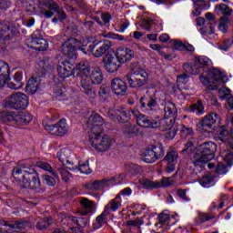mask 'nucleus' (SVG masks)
Wrapping results in <instances>:
<instances>
[{
  "mask_svg": "<svg viewBox=\"0 0 233 233\" xmlns=\"http://www.w3.org/2000/svg\"><path fill=\"white\" fill-rule=\"evenodd\" d=\"M12 6L11 0H0V10H8Z\"/></svg>",
  "mask_w": 233,
  "mask_h": 233,
  "instance_id": "64",
  "label": "nucleus"
},
{
  "mask_svg": "<svg viewBox=\"0 0 233 233\" xmlns=\"http://www.w3.org/2000/svg\"><path fill=\"white\" fill-rule=\"evenodd\" d=\"M196 65L197 66H190V65L187 64V65H184V68L187 72H188L192 76H198V74L201 72L202 66H207V65H208V58L205 56H200L198 57Z\"/></svg>",
  "mask_w": 233,
  "mask_h": 233,
  "instance_id": "22",
  "label": "nucleus"
},
{
  "mask_svg": "<svg viewBox=\"0 0 233 233\" xmlns=\"http://www.w3.org/2000/svg\"><path fill=\"white\" fill-rule=\"evenodd\" d=\"M220 121L221 119L219 118V115L217 113H210L204 116L199 125L202 128H211L213 125L220 123Z\"/></svg>",
  "mask_w": 233,
  "mask_h": 233,
  "instance_id": "24",
  "label": "nucleus"
},
{
  "mask_svg": "<svg viewBox=\"0 0 233 233\" xmlns=\"http://www.w3.org/2000/svg\"><path fill=\"white\" fill-rule=\"evenodd\" d=\"M42 179L48 185V187H54L56 185V178L52 177L50 175H43Z\"/></svg>",
  "mask_w": 233,
  "mask_h": 233,
  "instance_id": "57",
  "label": "nucleus"
},
{
  "mask_svg": "<svg viewBox=\"0 0 233 233\" xmlns=\"http://www.w3.org/2000/svg\"><path fill=\"white\" fill-rule=\"evenodd\" d=\"M177 157H179V155L176 149H170L167 151L166 157H164V161L167 163L166 172L171 174V172L176 170V163H177Z\"/></svg>",
  "mask_w": 233,
  "mask_h": 233,
  "instance_id": "19",
  "label": "nucleus"
},
{
  "mask_svg": "<svg viewBox=\"0 0 233 233\" xmlns=\"http://www.w3.org/2000/svg\"><path fill=\"white\" fill-rule=\"evenodd\" d=\"M208 77L211 78L213 85H218L215 86L214 90H218V86H223L225 85V80H223L225 75L219 69H211L208 73Z\"/></svg>",
  "mask_w": 233,
  "mask_h": 233,
  "instance_id": "23",
  "label": "nucleus"
},
{
  "mask_svg": "<svg viewBox=\"0 0 233 233\" xmlns=\"http://www.w3.org/2000/svg\"><path fill=\"white\" fill-rule=\"evenodd\" d=\"M136 119L137 125L143 128H159V116H146L138 111Z\"/></svg>",
  "mask_w": 233,
  "mask_h": 233,
  "instance_id": "12",
  "label": "nucleus"
},
{
  "mask_svg": "<svg viewBox=\"0 0 233 233\" xmlns=\"http://www.w3.org/2000/svg\"><path fill=\"white\" fill-rule=\"evenodd\" d=\"M10 79V66L5 61H0V88H3Z\"/></svg>",
  "mask_w": 233,
  "mask_h": 233,
  "instance_id": "25",
  "label": "nucleus"
},
{
  "mask_svg": "<svg viewBox=\"0 0 233 233\" xmlns=\"http://www.w3.org/2000/svg\"><path fill=\"white\" fill-rule=\"evenodd\" d=\"M122 132L125 137L130 138V137H136V136L139 134V129L137 128V127H136V125L127 123L123 126Z\"/></svg>",
  "mask_w": 233,
  "mask_h": 233,
  "instance_id": "29",
  "label": "nucleus"
},
{
  "mask_svg": "<svg viewBox=\"0 0 233 233\" xmlns=\"http://www.w3.org/2000/svg\"><path fill=\"white\" fill-rule=\"evenodd\" d=\"M68 221H72L76 223L81 228H85V227L88 226V218H76V217H68Z\"/></svg>",
  "mask_w": 233,
  "mask_h": 233,
  "instance_id": "44",
  "label": "nucleus"
},
{
  "mask_svg": "<svg viewBox=\"0 0 233 233\" xmlns=\"http://www.w3.org/2000/svg\"><path fill=\"white\" fill-rule=\"evenodd\" d=\"M68 167H74V166H61V167H56V170L59 172L62 180L65 181V183H68V181H70V177H72V174H70V172L68 170H70V168H68Z\"/></svg>",
  "mask_w": 233,
  "mask_h": 233,
  "instance_id": "38",
  "label": "nucleus"
},
{
  "mask_svg": "<svg viewBox=\"0 0 233 233\" xmlns=\"http://www.w3.org/2000/svg\"><path fill=\"white\" fill-rule=\"evenodd\" d=\"M108 214L110 213L104 209L102 214L96 217L94 223V228H101V227L106 223V216H108Z\"/></svg>",
  "mask_w": 233,
  "mask_h": 233,
  "instance_id": "41",
  "label": "nucleus"
},
{
  "mask_svg": "<svg viewBox=\"0 0 233 233\" xmlns=\"http://www.w3.org/2000/svg\"><path fill=\"white\" fill-rule=\"evenodd\" d=\"M34 117L28 112H2L0 121L2 123H11L12 125L25 126L28 125Z\"/></svg>",
  "mask_w": 233,
  "mask_h": 233,
  "instance_id": "5",
  "label": "nucleus"
},
{
  "mask_svg": "<svg viewBox=\"0 0 233 233\" xmlns=\"http://www.w3.org/2000/svg\"><path fill=\"white\" fill-rule=\"evenodd\" d=\"M89 142L91 147L97 150V152H106L112 147V140L108 135H103V128L99 127H93L91 131L88 132Z\"/></svg>",
  "mask_w": 233,
  "mask_h": 233,
  "instance_id": "3",
  "label": "nucleus"
},
{
  "mask_svg": "<svg viewBox=\"0 0 233 233\" xmlns=\"http://www.w3.org/2000/svg\"><path fill=\"white\" fill-rule=\"evenodd\" d=\"M218 146L213 142H204L197 148L191 157V162L195 167H201L204 163H208L216 157Z\"/></svg>",
  "mask_w": 233,
  "mask_h": 233,
  "instance_id": "2",
  "label": "nucleus"
},
{
  "mask_svg": "<svg viewBox=\"0 0 233 233\" xmlns=\"http://www.w3.org/2000/svg\"><path fill=\"white\" fill-rule=\"evenodd\" d=\"M76 71L81 91L86 94V96H89L90 99H96L97 92L94 89L92 80L88 76L90 74V66L88 65V62H80L76 65Z\"/></svg>",
  "mask_w": 233,
  "mask_h": 233,
  "instance_id": "1",
  "label": "nucleus"
},
{
  "mask_svg": "<svg viewBox=\"0 0 233 233\" xmlns=\"http://www.w3.org/2000/svg\"><path fill=\"white\" fill-rule=\"evenodd\" d=\"M121 207V195H117L114 199H112L104 208L108 214H110V210L116 212Z\"/></svg>",
  "mask_w": 233,
  "mask_h": 233,
  "instance_id": "35",
  "label": "nucleus"
},
{
  "mask_svg": "<svg viewBox=\"0 0 233 233\" xmlns=\"http://www.w3.org/2000/svg\"><path fill=\"white\" fill-rule=\"evenodd\" d=\"M37 167L42 170H46V172H49V174H52L56 179H59V174H57L56 171L54 170L50 164L46 162H38Z\"/></svg>",
  "mask_w": 233,
  "mask_h": 233,
  "instance_id": "42",
  "label": "nucleus"
},
{
  "mask_svg": "<svg viewBox=\"0 0 233 233\" xmlns=\"http://www.w3.org/2000/svg\"><path fill=\"white\" fill-rule=\"evenodd\" d=\"M34 171V168L26 167L25 164H19L13 169V177L15 181L19 182L20 187L23 185V181H26L30 173Z\"/></svg>",
  "mask_w": 233,
  "mask_h": 233,
  "instance_id": "13",
  "label": "nucleus"
},
{
  "mask_svg": "<svg viewBox=\"0 0 233 233\" xmlns=\"http://www.w3.org/2000/svg\"><path fill=\"white\" fill-rule=\"evenodd\" d=\"M21 188H30L31 190H34V192H36V194H40V192H43V187H41V180L39 179V175H37V172H35V169L31 171L26 180L23 181Z\"/></svg>",
  "mask_w": 233,
  "mask_h": 233,
  "instance_id": "11",
  "label": "nucleus"
},
{
  "mask_svg": "<svg viewBox=\"0 0 233 233\" xmlns=\"http://www.w3.org/2000/svg\"><path fill=\"white\" fill-rule=\"evenodd\" d=\"M216 216L214 215H208L207 213H199L198 218L200 219V223H205L207 221H210V219H214Z\"/></svg>",
  "mask_w": 233,
  "mask_h": 233,
  "instance_id": "58",
  "label": "nucleus"
},
{
  "mask_svg": "<svg viewBox=\"0 0 233 233\" xmlns=\"http://www.w3.org/2000/svg\"><path fill=\"white\" fill-rule=\"evenodd\" d=\"M38 3V8H44V6L46 8H47V10H52L56 5H57L56 2H55L54 0H37Z\"/></svg>",
  "mask_w": 233,
  "mask_h": 233,
  "instance_id": "46",
  "label": "nucleus"
},
{
  "mask_svg": "<svg viewBox=\"0 0 233 233\" xmlns=\"http://www.w3.org/2000/svg\"><path fill=\"white\" fill-rule=\"evenodd\" d=\"M80 205L83 208V210L80 212V214H82V216H86V214H90V213H92V210H94V201H92L86 198H83L80 200Z\"/></svg>",
  "mask_w": 233,
  "mask_h": 233,
  "instance_id": "34",
  "label": "nucleus"
},
{
  "mask_svg": "<svg viewBox=\"0 0 233 233\" xmlns=\"http://www.w3.org/2000/svg\"><path fill=\"white\" fill-rule=\"evenodd\" d=\"M50 221H52V218H45L40 219L36 224V228H38V230L48 228V227H50Z\"/></svg>",
  "mask_w": 233,
  "mask_h": 233,
  "instance_id": "50",
  "label": "nucleus"
},
{
  "mask_svg": "<svg viewBox=\"0 0 233 233\" xmlns=\"http://www.w3.org/2000/svg\"><path fill=\"white\" fill-rule=\"evenodd\" d=\"M43 125L49 134H52L53 136H59L60 137L68 134V130L70 128L66 119L59 120L56 125H49L46 122H43Z\"/></svg>",
  "mask_w": 233,
  "mask_h": 233,
  "instance_id": "9",
  "label": "nucleus"
},
{
  "mask_svg": "<svg viewBox=\"0 0 233 233\" xmlns=\"http://www.w3.org/2000/svg\"><path fill=\"white\" fill-rule=\"evenodd\" d=\"M189 112H193L197 116H203L205 114V106H203V102L198 100L197 103L189 106Z\"/></svg>",
  "mask_w": 233,
  "mask_h": 233,
  "instance_id": "39",
  "label": "nucleus"
},
{
  "mask_svg": "<svg viewBox=\"0 0 233 233\" xmlns=\"http://www.w3.org/2000/svg\"><path fill=\"white\" fill-rule=\"evenodd\" d=\"M111 180L103 179V180H95L93 182L86 183L85 185L86 190L97 191L102 190L105 187H108L110 185Z\"/></svg>",
  "mask_w": 233,
  "mask_h": 233,
  "instance_id": "27",
  "label": "nucleus"
},
{
  "mask_svg": "<svg viewBox=\"0 0 233 233\" xmlns=\"http://www.w3.org/2000/svg\"><path fill=\"white\" fill-rule=\"evenodd\" d=\"M39 86H41L39 77L33 76L27 81L25 90L26 92H29V94H35V92L39 90Z\"/></svg>",
  "mask_w": 233,
  "mask_h": 233,
  "instance_id": "32",
  "label": "nucleus"
},
{
  "mask_svg": "<svg viewBox=\"0 0 233 233\" xmlns=\"http://www.w3.org/2000/svg\"><path fill=\"white\" fill-rule=\"evenodd\" d=\"M5 105L14 110H25L28 106V97L24 93L17 92L5 99Z\"/></svg>",
  "mask_w": 233,
  "mask_h": 233,
  "instance_id": "7",
  "label": "nucleus"
},
{
  "mask_svg": "<svg viewBox=\"0 0 233 233\" xmlns=\"http://www.w3.org/2000/svg\"><path fill=\"white\" fill-rule=\"evenodd\" d=\"M108 117L116 123H127L130 121V117L138 116V111L136 109H125L123 107H116L108 110Z\"/></svg>",
  "mask_w": 233,
  "mask_h": 233,
  "instance_id": "6",
  "label": "nucleus"
},
{
  "mask_svg": "<svg viewBox=\"0 0 233 233\" xmlns=\"http://www.w3.org/2000/svg\"><path fill=\"white\" fill-rule=\"evenodd\" d=\"M224 156V161L228 163V165H233V152L232 151H227L226 153H223Z\"/></svg>",
  "mask_w": 233,
  "mask_h": 233,
  "instance_id": "61",
  "label": "nucleus"
},
{
  "mask_svg": "<svg viewBox=\"0 0 233 233\" xmlns=\"http://www.w3.org/2000/svg\"><path fill=\"white\" fill-rule=\"evenodd\" d=\"M173 46L175 50H179L181 52L185 50V43H182L180 40H173Z\"/></svg>",
  "mask_w": 233,
  "mask_h": 233,
  "instance_id": "62",
  "label": "nucleus"
},
{
  "mask_svg": "<svg viewBox=\"0 0 233 233\" xmlns=\"http://www.w3.org/2000/svg\"><path fill=\"white\" fill-rule=\"evenodd\" d=\"M86 46H88V40H77L76 38L67 39L61 46V52L68 57V59H76V51L81 50L86 54Z\"/></svg>",
  "mask_w": 233,
  "mask_h": 233,
  "instance_id": "4",
  "label": "nucleus"
},
{
  "mask_svg": "<svg viewBox=\"0 0 233 233\" xmlns=\"http://www.w3.org/2000/svg\"><path fill=\"white\" fill-rule=\"evenodd\" d=\"M142 159H143V161H145V163H155V161H157V158L152 147L147 148L144 151Z\"/></svg>",
  "mask_w": 233,
  "mask_h": 233,
  "instance_id": "40",
  "label": "nucleus"
},
{
  "mask_svg": "<svg viewBox=\"0 0 233 233\" xmlns=\"http://www.w3.org/2000/svg\"><path fill=\"white\" fill-rule=\"evenodd\" d=\"M103 123H105V120L103 119V116L97 113H92L87 120V125L90 127V131L92 132L93 128L100 127L103 128Z\"/></svg>",
  "mask_w": 233,
  "mask_h": 233,
  "instance_id": "26",
  "label": "nucleus"
},
{
  "mask_svg": "<svg viewBox=\"0 0 233 233\" xmlns=\"http://www.w3.org/2000/svg\"><path fill=\"white\" fill-rule=\"evenodd\" d=\"M69 170L76 171L78 170L81 174H92V168H90V165L88 164V160L80 161L78 163V167H67Z\"/></svg>",
  "mask_w": 233,
  "mask_h": 233,
  "instance_id": "33",
  "label": "nucleus"
},
{
  "mask_svg": "<svg viewBox=\"0 0 233 233\" xmlns=\"http://www.w3.org/2000/svg\"><path fill=\"white\" fill-rule=\"evenodd\" d=\"M176 118H159V127L162 130H174L177 129L174 126Z\"/></svg>",
  "mask_w": 233,
  "mask_h": 233,
  "instance_id": "36",
  "label": "nucleus"
},
{
  "mask_svg": "<svg viewBox=\"0 0 233 233\" xmlns=\"http://www.w3.org/2000/svg\"><path fill=\"white\" fill-rule=\"evenodd\" d=\"M56 70L62 79H66V77H70V76H74L77 72L68 61L59 62Z\"/></svg>",
  "mask_w": 233,
  "mask_h": 233,
  "instance_id": "18",
  "label": "nucleus"
},
{
  "mask_svg": "<svg viewBox=\"0 0 233 233\" xmlns=\"http://www.w3.org/2000/svg\"><path fill=\"white\" fill-rule=\"evenodd\" d=\"M140 27L142 30H147V32H150L152 30V20H143L140 23Z\"/></svg>",
  "mask_w": 233,
  "mask_h": 233,
  "instance_id": "59",
  "label": "nucleus"
},
{
  "mask_svg": "<svg viewBox=\"0 0 233 233\" xmlns=\"http://www.w3.org/2000/svg\"><path fill=\"white\" fill-rule=\"evenodd\" d=\"M98 96L102 102L108 101V97H110V91L107 87H100Z\"/></svg>",
  "mask_w": 233,
  "mask_h": 233,
  "instance_id": "49",
  "label": "nucleus"
},
{
  "mask_svg": "<svg viewBox=\"0 0 233 233\" xmlns=\"http://www.w3.org/2000/svg\"><path fill=\"white\" fill-rule=\"evenodd\" d=\"M111 47L112 43L109 40H104L103 42L89 45V50L92 52L94 57H103Z\"/></svg>",
  "mask_w": 233,
  "mask_h": 233,
  "instance_id": "15",
  "label": "nucleus"
},
{
  "mask_svg": "<svg viewBox=\"0 0 233 233\" xmlns=\"http://www.w3.org/2000/svg\"><path fill=\"white\" fill-rule=\"evenodd\" d=\"M151 149L153 150L157 159H161V157L165 156V148L161 144H157V146H152Z\"/></svg>",
  "mask_w": 233,
  "mask_h": 233,
  "instance_id": "47",
  "label": "nucleus"
},
{
  "mask_svg": "<svg viewBox=\"0 0 233 233\" xmlns=\"http://www.w3.org/2000/svg\"><path fill=\"white\" fill-rule=\"evenodd\" d=\"M174 183L170 177H163L161 180L157 181V188H163V187H170Z\"/></svg>",
  "mask_w": 233,
  "mask_h": 233,
  "instance_id": "53",
  "label": "nucleus"
},
{
  "mask_svg": "<svg viewBox=\"0 0 233 233\" xmlns=\"http://www.w3.org/2000/svg\"><path fill=\"white\" fill-rule=\"evenodd\" d=\"M28 227V223L26 221H16L9 224V228L13 230H25Z\"/></svg>",
  "mask_w": 233,
  "mask_h": 233,
  "instance_id": "48",
  "label": "nucleus"
},
{
  "mask_svg": "<svg viewBox=\"0 0 233 233\" xmlns=\"http://www.w3.org/2000/svg\"><path fill=\"white\" fill-rule=\"evenodd\" d=\"M57 157L60 163L65 166L74 167V153L68 148H62L57 152Z\"/></svg>",
  "mask_w": 233,
  "mask_h": 233,
  "instance_id": "20",
  "label": "nucleus"
},
{
  "mask_svg": "<svg viewBox=\"0 0 233 233\" xmlns=\"http://www.w3.org/2000/svg\"><path fill=\"white\" fill-rule=\"evenodd\" d=\"M10 39V22H0V45Z\"/></svg>",
  "mask_w": 233,
  "mask_h": 233,
  "instance_id": "28",
  "label": "nucleus"
},
{
  "mask_svg": "<svg viewBox=\"0 0 233 233\" xmlns=\"http://www.w3.org/2000/svg\"><path fill=\"white\" fill-rule=\"evenodd\" d=\"M228 25H230V19L227 16L220 17L218 28L220 32H223V34H227L228 30Z\"/></svg>",
  "mask_w": 233,
  "mask_h": 233,
  "instance_id": "45",
  "label": "nucleus"
},
{
  "mask_svg": "<svg viewBox=\"0 0 233 233\" xmlns=\"http://www.w3.org/2000/svg\"><path fill=\"white\" fill-rule=\"evenodd\" d=\"M158 221L161 223V225H167V223L170 221V215L167 213H161L158 216Z\"/></svg>",
  "mask_w": 233,
  "mask_h": 233,
  "instance_id": "60",
  "label": "nucleus"
},
{
  "mask_svg": "<svg viewBox=\"0 0 233 233\" xmlns=\"http://www.w3.org/2000/svg\"><path fill=\"white\" fill-rule=\"evenodd\" d=\"M213 181H214V177H212V175H205L200 180V185L202 187H205L206 188H208V187L212 185Z\"/></svg>",
  "mask_w": 233,
  "mask_h": 233,
  "instance_id": "52",
  "label": "nucleus"
},
{
  "mask_svg": "<svg viewBox=\"0 0 233 233\" xmlns=\"http://www.w3.org/2000/svg\"><path fill=\"white\" fill-rule=\"evenodd\" d=\"M194 150H196V146H194L193 141H188L184 149L182 150L183 154H193Z\"/></svg>",
  "mask_w": 233,
  "mask_h": 233,
  "instance_id": "54",
  "label": "nucleus"
},
{
  "mask_svg": "<svg viewBox=\"0 0 233 233\" xmlns=\"http://www.w3.org/2000/svg\"><path fill=\"white\" fill-rule=\"evenodd\" d=\"M111 90L116 96H126L128 86L127 83L120 78H114L111 81Z\"/></svg>",
  "mask_w": 233,
  "mask_h": 233,
  "instance_id": "21",
  "label": "nucleus"
},
{
  "mask_svg": "<svg viewBox=\"0 0 233 233\" xmlns=\"http://www.w3.org/2000/svg\"><path fill=\"white\" fill-rule=\"evenodd\" d=\"M13 80L15 83H16V86H24L25 83L23 82V72L17 71L15 74Z\"/></svg>",
  "mask_w": 233,
  "mask_h": 233,
  "instance_id": "55",
  "label": "nucleus"
},
{
  "mask_svg": "<svg viewBox=\"0 0 233 233\" xmlns=\"http://www.w3.org/2000/svg\"><path fill=\"white\" fill-rule=\"evenodd\" d=\"M138 183L144 188H147V190H152L154 188H157V181H152L148 178H140L138 180Z\"/></svg>",
  "mask_w": 233,
  "mask_h": 233,
  "instance_id": "43",
  "label": "nucleus"
},
{
  "mask_svg": "<svg viewBox=\"0 0 233 233\" xmlns=\"http://www.w3.org/2000/svg\"><path fill=\"white\" fill-rule=\"evenodd\" d=\"M135 56L136 54L134 53V50L127 46L118 47L115 53V57L122 66L125 65V63L132 61Z\"/></svg>",
  "mask_w": 233,
  "mask_h": 233,
  "instance_id": "16",
  "label": "nucleus"
},
{
  "mask_svg": "<svg viewBox=\"0 0 233 233\" xmlns=\"http://www.w3.org/2000/svg\"><path fill=\"white\" fill-rule=\"evenodd\" d=\"M30 45L31 48L38 52H45V50L48 49V42L43 38L40 30H36L32 34Z\"/></svg>",
  "mask_w": 233,
  "mask_h": 233,
  "instance_id": "14",
  "label": "nucleus"
},
{
  "mask_svg": "<svg viewBox=\"0 0 233 233\" xmlns=\"http://www.w3.org/2000/svg\"><path fill=\"white\" fill-rule=\"evenodd\" d=\"M127 172H129L130 174H139V172H141V167L136 165V164H130L128 166H127Z\"/></svg>",
  "mask_w": 233,
  "mask_h": 233,
  "instance_id": "56",
  "label": "nucleus"
},
{
  "mask_svg": "<svg viewBox=\"0 0 233 233\" xmlns=\"http://www.w3.org/2000/svg\"><path fill=\"white\" fill-rule=\"evenodd\" d=\"M150 92L147 91L146 95L140 98V108H147L149 114H156L159 110V105H157V97L156 93L148 95Z\"/></svg>",
  "mask_w": 233,
  "mask_h": 233,
  "instance_id": "10",
  "label": "nucleus"
},
{
  "mask_svg": "<svg viewBox=\"0 0 233 233\" xmlns=\"http://www.w3.org/2000/svg\"><path fill=\"white\" fill-rule=\"evenodd\" d=\"M164 112L165 118L168 117L169 119H172L176 116V114H177V109L176 108V105L172 103V101L167 100L165 102Z\"/></svg>",
  "mask_w": 233,
  "mask_h": 233,
  "instance_id": "30",
  "label": "nucleus"
},
{
  "mask_svg": "<svg viewBox=\"0 0 233 233\" xmlns=\"http://www.w3.org/2000/svg\"><path fill=\"white\" fill-rule=\"evenodd\" d=\"M126 79L131 88H141L148 83V74L144 69H137L133 76H126Z\"/></svg>",
  "mask_w": 233,
  "mask_h": 233,
  "instance_id": "8",
  "label": "nucleus"
},
{
  "mask_svg": "<svg viewBox=\"0 0 233 233\" xmlns=\"http://www.w3.org/2000/svg\"><path fill=\"white\" fill-rule=\"evenodd\" d=\"M51 10L56 13V15L59 17L60 21H65V19H66V15L59 4L55 5Z\"/></svg>",
  "mask_w": 233,
  "mask_h": 233,
  "instance_id": "51",
  "label": "nucleus"
},
{
  "mask_svg": "<svg viewBox=\"0 0 233 233\" xmlns=\"http://www.w3.org/2000/svg\"><path fill=\"white\" fill-rule=\"evenodd\" d=\"M40 14L41 15H44V17H46V19H50L52 17H54V12H52V10H46V8H41L40 9Z\"/></svg>",
  "mask_w": 233,
  "mask_h": 233,
  "instance_id": "63",
  "label": "nucleus"
},
{
  "mask_svg": "<svg viewBox=\"0 0 233 233\" xmlns=\"http://www.w3.org/2000/svg\"><path fill=\"white\" fill-rule=\"evenodd\" d=\"M89 78L93 85H101L103 83V72L99 67H94L91 70Z\"/></svg>",
  "mask_w": 233,
  "mask_h": 233,
  "instance_id": "31",
  "label": "nucleus"
},
{
  "mask_svg": "<svg viewBox=\"0 0 233 233\" xmlns=\"http://www.w3.org/2000/svg\"><path fill=\"white\" fill-rule=\"evenodd\" d=\"M215 11L218 15H224V17H229L232 15V9L227 4H220L215 6Z\"/></svg>",
  "mask_w": 233,
  "mask_h": 233,
  "instance_id": "37",
  "label": "nucleus"
},
{
  "mask_svg": "<svg viewBox=\"0 0 233 233\" xmlns=\"http://www.w3.org/2000/svg\"><path fill=\"white\" fill-rule=\"evenodd\" d=\"M103 63L104 68L109 74H115V72L119 70L120 66H123L117 60L116 56L112 55H106V56L103 58Z\"/></svg>",
  "mask_w": 233,
  "mask_h": 233,
  "instance_id": "17",
  "label": "nucleus"
}]
</instances>
